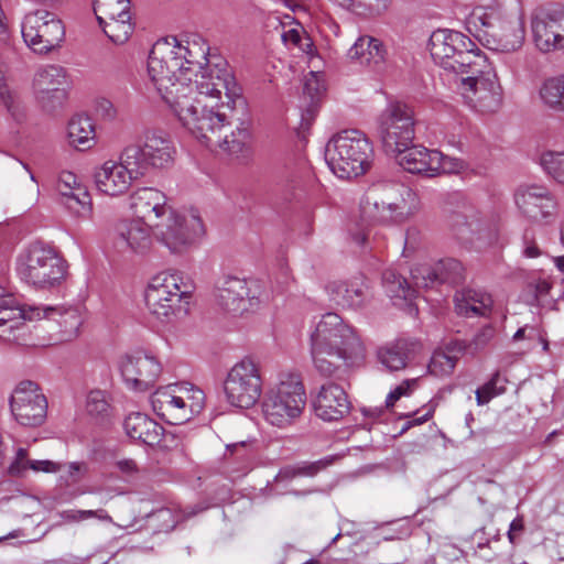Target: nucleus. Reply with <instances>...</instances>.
<instances>
[{"instance_id": "1", "label": "nucleus", "mask_w": 564, "mask_h": 564, "mask_svg": "<svg viewBox=\"0 0 564 564\" xmlns=\"http://www.w3.org/2000/svg\"><path fill=\"white\" fill-rule=\"evenodd\" d=\"M148 78L162 100L178 120L197 138L209 139L225 126L226 117L218 111L223 95L229 101L240 96L232 70L219 55H210L202 37L185 44L156 42L148 58Z\"/></svg>"}, {"instance_id": "2", "label": "nucleus", "mask_w": 564, "mask_h": 564, "mask_svg": "<svg viewBox=\"0 0 564 564\" xmlns=\"http://www.w3.org/2000/svg\"><path fill=\"white\" fill-rule=\"evenodd\" d=\"M175 149L171 143H129L119 161L108 160L95 169L96 188L108 196L122 195L149 169H163L172 164Z\"/></svg>"}, {"instance_id": "3", "label": "nucleus", "mask_w": 564, "mask_h": 564, "mask_svg": "<svg viewBox=\"0 0 564 564\" xmlns=\"http://www.w3.org/2000/svg\"><path fill=\"white\" fill-rule=\"evenodd\" d=\"M311 354L316 370L332 377L344 365L364 357V345L355 329L336 313H326L311 334Z\"/></svg>"}, {"instance_id": "4", "label": "nucleus", "mask_w": 564, "mask_h": 564, "mask_svg": "<svg viewBox=\"0 0 564 564\" xmlns=\"http://www.w3.org/2000/svg\"><path fill=\"white\" fill-rule=\"evenodd\" d=\"M19 279L37 291H55L68 276V262L54 246L33 241L21 249L14 262Z\"/></svg>"}, {"instance_id": "5", "label": "nucleus", "mask_w": 564, "mask_h": 564, "mask_svg": "<svg viewBox=\"0 0 564 564\" xmlns=\"http://www.w3.org/2000/svg\"><path fill=\"white\" fill-rule=\"evenodd\" d=\"M430 53L434 63L453 78L487 66V56L477 44L462 32L449 29H438L431 34Z\"/></svg>"}, {"instance_id": "6", "label": "nucleus", "mask_w": 564, "mask_h": 564, "mask_svg": "<svg viewBox=\"0 0 564 564\" xmlns=\"http://www.w3.org/2000/svg\"><path fill=\"white\" fill-rule=\"evenodd\" d=\"M193 291V283L181 272L164 271L150 280L144 301L152 315L159 319H170L187 312Z\"/></svg>"}, {"instance_id": "7", "label": "nucleus", "mask_w": 564, "mask_h": 564, "mask_svg": "<svg viewBox=\"0 0 564 564\" xmlns=\"http://www.w3.org/2000/svg\"><path fill=\"white\" fill-rule=\"evenodd\" d=\"M305 405L306 392L303 382L297 376L289 375L267 390L261 411L268 424L286 429L301 417Z\"/></svg>"}, {"instance_id": "8", "label": "nucleus", "mask_w": 564, "mask_h": 564, "mask_svg": "<svg viewBox=\"0 0 564 564\" xmlns=\"http://www.w3.org/2000/svg\"><path fill=\"white\" fill-rule=\"evenodd\" d=\"M154 413L169 424L188 422L205 404L203 390L191 383H171L156 389L150 398Z\"/></svg>"}, {"instance_id": "9", "label": "nucleus", "mask_w": 564, "mask_h": 564, "mask_svg": "<svg viewBox=\"0 0 564 564\" xmlns=\"http://www.w3.org/2000/svg\"><path fill=\"white\" fill-rule=\"evenodd\" d=\"M205 234L197 210L178 212L171 208L153 225V235L172 253H184L195 246Z\"/></svg>"}, {"instance_id": "10", "label": "nucleus", "mask_w": 564, "mask_h": 564, "mask_svg": "<svg viewBox=\"0 0 564 564\" xmlns=\"http://www.w3.org/2000/svg\"><path fill=\"white\" fill-rule=\"evenodd\" d=\"M214 301L221 311L242 315L260 307L264 301V292L257 280L228 274L215 283Z\"/></svg>"}, {"instance_id": "11", "label": "nucleus", "mask_w": 564, "mask_h": 564, "mask_svg": "<svg viewBox=\"0 0 564 564\" xmlns=\"http://www.w3.org/2000/svg\"><path fill=\"white\" fill-rule=\"evenodd\" d=\"M21 33L24 43L33 53L47 55L63 43L65 25L55 12L36 9L24 15Z\"/></svg>"}, {"instance_id": "12", "label": "nucleus", "mask_w": 564, "mask_h": 564, "mask_svg": "<svg viewBox=\"0 0 564 564\" xmlns=\"http://www.w3.org/2000/svg\"><path fill=\"white\" fill-rule=\"evenodd\" d=\"M260 365L250 357L236 362L224 381V393L228 404L239 409H250L262 394Z\"/></svg>"}, {"instance_id": "13", "label": "nucleus", "mask_w": 564, "mask_h": 564, "mask_svg": "<svg viewBox=\"0 0 564 564\" xmlns=\"http://www.w3.org/2000/svg\"><path fill=\"white\" fill-rule=\"evenodd\" d=\"M477 73L454 78L464 99L480 112H496L502 104V87L491 64Z\"/></svg>"}, {"instance_id": "14", "label": "nucleus", "mask_w": 564, "mask_h": 564, "mask_svg": "<svg viewBox=\"0 0 564 564\" xmlns=\"http://www.w3.org/2000/svg\"><path fill=\"white\" fill-rule=\"evenodd\" d=\"M68 77L64 67L46 64L36 68L32 78V94L46 113L62 109L67 100Z\"/></svg>"}, {"instance_id": "15", "label": "nucleus", "mask_w": 564, "mask_h": 564, "mask_svg": "<svg viewBox=\"0 0 564 564\" xmlns=\"http://www.w3.org/2000/svg\"><path fill=\"white\" fill-rule=\"evenodd\" d=\"M372 155L371 143H326L324 151L329 170L343 180L365 174L370 167Z\"/></svg>"}, {"instance_id": "16", "label": "nucleus", "mask_w": 564, "mask_h": 564, "mask_svg": "<svg viewBox=\"0 0 564 564\" xmlns=\"http://www.w3.org/2000/svg\"><path fill=\"white\" fill-rule=\"evenodd\" d=\"M386 152L392 154L397 163L410 173L435 176L448 171L446 158L437 150H429L416 143H383Z\"/></svg>"}, {"instance_id": "17", "label": "nucleus", "mask_w": 564, "mask_h": 564, "mask_svg": "<svg viewBox=\"0 0 564 564\" xmlns=\"http://www.w3.org/2000/svg\"><path fill=\"white\" fill-rule=\"evenodd\" d=\"M56 315L62 313L54 306H19L15 297L0 285V337L4 340L17 339L13 333L24 326L25 319L54 318Z\"/></svg>"}, {"instance_id": "18", "label": "nucleus", "mask_w": 564, "mask_h": 564, "mask_svg": "<svg viewBox=\"0 0 564 564\" xmlns=\"http://www.w3.org/2000/svg\"><path fill=\"white\" fill-rule=\"evenodd\" d=\"M10 409L19 424L35 427L46 419L47 400L37 383L24 380L12 392Z\"/></svg>"}, {"instance_id": "19", "label": "nucleus", "mask_w": 564, "mask_h": 564, "mask_svg": "<svg viewBox=\"0 0 564 564\" xmlns=\"http://www.w3.org/2000/svg\"><path fill=\"white\" fill-rule=\"evenodd\" d=\"M514 203L519 212L532 221L549 224L557 215V203L543 185H520L514 192Z\"/></svg>"}, {"instance_id": "20", "label": "nucleus", "mask_w": 564, "mask_h": 564, "mask_svg": "<svg viewBox=\"0 0 564 564\" xmlns=\"http://www.w3.org/2000/svg\"><path fill=\"white\" fill-rule=\"evenodd\" d=\"M535 47L543 53L564 48V7L540 10L531 19Z\"/></svg>"}, {"instance_id": "21", "label": "nucleus", "mask_w": 564, "mask_h": 564, "mask_svg": "<svg viewBox=\"0 0 564 564\" xmlns=\"http://www.w3.org/2000/svg\"><path fill=\"white\" fill-rule=\"evenodd\" d=\"M119 370L129 389L142 392L155 384L162 366L153 355L137 351L120 358Z\"/></svg>"}, {"instance_id": "22", "label": "nucleus", "mask_w": 564, "mask_h": 564, "mask_svg": "<svg viewBox=\"0 0 564 564\" xmlns=\"http://www.w3.org/2000/svg\"><path fill=\"white\" fill-rule=\"evenodd\" d=\"M377 133L382 141H413L415 128L411 110L399 101L388 104L378 117Z\"/></svg>"}, {"instance_id": "23", "label": "nucleus", "mask_w": 564, "mask_h": 564, "mask_svg": "<svg viewBox=\"0 0 564 564\" xmlns=\"http://www.w3.org/2000/svg\"><path fill=\"white\" fill-rule=\"evenodd\" d=\"M465 278V267L454 258L442 259L434 265H419L412 270V280L417 289L433 288L435 284L457 285Z\"/></svg>"}, {"instance_id": "24", "label": "nucleus", "mask_w": 564, "mask_h": 564, "mask_svg": "<svg viewBox=\"0 0 564 564\" xmlns=\"http://www.w3.org/2000/svg\"><path fill=\"white\" fill-rule=\"evenodd\" d=\"M325 291L329 302L344 310H360L370 300L369 288L361 278L330 281Z\"/></svg>"}, {"instance_id": "25", "label": "nucleus", "mask_w": 564, "mask_h": 564, "mask_svg": "<svg viewBox=\"0 0 564 564\" xmlns=\"http://www.w3.org/2000/svg\"><path fill=\"white\" fill-rule=\"evenodd\" d=\"M113 243L121 252L143 254L152 246L151 227L138 219L122 220L116 226Z\"/></svg>"}, {"instance_id": "26", "label": "nucleus", "mask_w": 564, "mask_h": 564, "mask_svg": "<svg viewBox=\"0 0 564 564\" xmlns=\"http://www.w3.org/2000/svg\"><path fill=\"white\" fill-rule=\"evenodd\" d=\"M130 208L138 220L154 225L172 208L167 204L166 195L153 187L137 189L130 196Z\"/></svg>"}, {"instance_id": "27", "label": "nucleus", "mask_w": 564, "mask_h": 564, "mask_svg": "<svg viewBox=\"0 0 564 564\" xmlns=\"http://www.w3.org/2000/svg\"><path fill=\"white\" fill-rule=\"evenodd\" d=\"M314 410L324 421H337L349 413L350 402L345 390L330 382L321 387L314 400Z\"/></svg>"}, {"instance_id": "28", "label": "nucleus", "mask_w": 564, "mask_h": 564, "mask_svg": "<svg viewBox=\"0 0 564 564\" xmlns=\"http://www.w3.org/2000/svg\"><path fill=\"white\" fill-rule=\"evenodd\" d=\"M525 29L520 17L509 19L486 39L488 48L501 53L518 52L524 44Z\"/></svg>"}, {"instance_id": "29", "label": "nucleus", "mask_w": 564, "mask_h": 564, "mask_svg": "<svg viewBox=\"0 0 564 564\" xmlns=\"http://www.w3.org/2000/svg\"><path fill=\"white\" fill-rule=\"evenodd\" d=\"M384 197L391 205L394 223L405 221L421 209L419 195L404 184L384 185Z\"/></svg>"}, {"instance_id": "30", "label": "nucleus", "mask_w": 564, "mask_h": 564, "mask_svg": "<svg viewBox=\"0 0 564 564\" xmlns=\"http://www.w3.org/2000/svg\"><path fill=\"white\" fill-rule=\"evenodd\" d=\"M127 435L149 446L160 445L164 429L147 414L134 412L130 413L123 423Z\"/></svg>"}, {"instance_id": "31", "label": "nucleus", "mask_w": 564, "mask_h": 564, "mask_svg": "<svg viewBox=\"0 0 564 564\" xmlns=\"http://www.w3.org/2000/svg\"><path fill=\"white\" fill-rule=\"evenodd\" d=\"M386 54V48L380 40L370 35H361L348 50L347 57L373 70H380Z\"/></svg>"}, {"instance_id": "32", "label": "nucleus", "mask_w": 564, "mask_h": 564, "mask_svg": "<svg viewBox=\"0 0 564 564\" xmlns=\"http://www.w3.org/2000/svg\"><path fill=\"white\" fill-rule=\"evenodd\" d=\"M506 0H489L487 3L476 6L470 15L469 23L487 29H495L517 17L510 13Z\"/></svg>"}, {"instance_id": "33", "label": "nucleus", "mask_w": 564, "mask_h": 564, "mask_svg": "<svg viewBox=\"0 0 564 564\" xmlns=\"http://www.w3.org/2000/svg\"><path fill=\"white\" fill-rule=\"evenodd\" d=\"M494 301L490 294L480 290H466L455 296V308L459 315L488 316Z\"/></svg>"}, {"instance_id": "34", "label": "nucleus", "mask_w": 564, "mask_h": 564, "mask_svg": "<svg viewBox=\"0 0 564 564\" xmlns=\"http://www.w3.org/2000/svg\"><path fill=\"white\" fill-rule=\"evenodd\" d=\"M410 357L411 344L404 339L387 344L377 351L378 361L390 372L405 369Z\"/></svg>"}, {"instance_id": "35", "label": "nucleus", "mask_w": 564, "mask_h": 564, "mask_svg": "<svg viewBox=\"0 0 564 564\" xmlns=\"http://www.w3.org/2000/svg\"><path fill=\"white\" fill-rule=\"evenodd\" d=\"M360 218L365 224L394 223L391 205L387 198L379 199L376 191L368 193L360 202Z\"/></svg>"}, {"instance_id": "36", "label": "nucleus", "mask_w": 564, "mask_h": 564, "mask_svg": "<svg viewBox=\"0 0 564 564\" xmlns=\"http://www.w3.org/2000/svg\"><path fill=\"white\" fill-rule=\"evenodd\" d=\"M65 132L68 141H94L101 138L94 119L84 112L68 119Z\"/></svg>"}, {"instance_id": "37", "label": "nucleus", "mask_w": 564, "mask_h": 564, "mask_svg": "<svg viewBox=\"0 0 564 564\" xmlns=\"http://www.w3.org/2000/svg\"><path fill=\"white\" fill-rule=\"evenodd\" d=\"M338 7L364 19H375L386 13L391 0H332Z\"/></svg>"}, {"instance_id": "38", "label": "nucleus", "mask_w": 564, "mask_h": 564, "mask_svg": "<svg viewBox=\"0 0 564 564\" xmlns=\"http://www.w3.org/2000/svg\"><path fill=\"white\" fill-rule=\"evenodd\" d=\"M382 284L387 295L398 302H411L415 297V289L411 288L405 278L399 274L394 269H387L382 274Z\"/></svg>"}, {"instance_id": "39", "label": "nucleus", "mask_w": 564, "mask_h": 564, "mask_svg": "<svg viewBox=\"0 0 564 564\" xmlns=\"http://www.w3.org/2000/svg\"><path fill=\"white\" fill-rule=\"evenodd\" d=\"M283 43L290 48H297L304 53L311 63L315 61L319 62V57L316 54V48L310 35L306 33L301 24H295L289 29H284L281 33Z\"/></svg>"}, {"instance_id": "40", "label": "nucleus", "mask_w": 564, "mask_h": 564, "mask_svg": "<svg viewBox=\"0 0 564 564\" xmlns=\"http://www.w3.org/2000/svg\"><path fill=\"white\" fill-rule=\"evenodd\" d=\"M208 150L226 162L246 164L253 155L250 143H207Z\"/></svg>"}, {"instance_id": "41", "label": "nucleus", "mask_w": 564, "mask_h": 564, "mask_svg": "<svg viewBox=\"0 0 564 564\" xmlns=\"http://www.w3.org/2000/svg\"><path fill=\"white\" fill-rule=\"evenodd\" d=\"M335 457L327 456L313 463H302L296 465H289L279 470L275 476L276 482H288L294 478L302 476H315L321 470L325 469L333 464Z\"/></svg>"}, {"instance_id": "42", "label": "nucleus", "mask_w": 564, "mask_h": 564, "mask_svg": "<svg viewBox=\"0 0 564 564\" xmlns=\"http://www.w3.org/2000/svg\"><path fill=\"white\" fill-rule=\"evenodd\" d=\"M98 22L109 40L118 45L126 43L133 32L131 13L126 14L124 18L112 17V19H102Z\"/></svg>"}, {"instance_id": "43", "label": "nucleus", "mask_w": 564, "mask_h": 564, "mask_svg": "<svg viewBox=\"0 0 564 564\" xmlns=\"http://www.w3.org/2000/svg\"><path fill=\"white\" fill-rule=\"evenodd\" d=\"M543 102L555 110H564V74L547 78L540 88Z\"/></svg>"}, {"instance_id": "44", "label": "nucleus", "mask_w": 564, "mask_h": 564, "mask_svg": "<svg viewBox=\"0 0 564 564\" xmlns=\"http://www.w3.org/2000/svg\"><path fill=\"white\" fill-rule=\"evenodd\" d=\"M63 204L82 218H89L93 214V203L89 192L85 187H76L75 192L62 197Z\"/></svg>"}, {"instance_id": "45", "label": "nucleus", "mask_w": 564, "mask_h": 564, "mask_svg": "<svg viewBox=\"0 0 564 564\" xmlns=\"http://www.w3.org/2000/svg\"><path fill=\"white\" fill-rule=\"evenodd\" d=\"M94 11L97 20L112 19V17L124 18L130 13L129 0H95Z\"/></svg>"}, {"instance_id": "46", "label": "nucleus", "mask_w": 564, "mask_h": 564, "mask_svg": "<svg viewBox=\"0 0 564 564\" xmlns=\"http://www.w3.org/2000/svg\"><path fill=\"white\" fill-rule=\"evenodd\" d=\"M457 362V356L445 350H435L429 364V372L443 378L452 375Z\"/></svg>"}, {"instance_id": "47", "label": "nucleus", "mask_w": 564, "mask_h": 564, "mask_svg": "<svg viewBox=\"0 0 564 564\" xmlns=\"http://www.w3.org/2000/svg\"><path fill=\"white\" fill-rule=\"evenodd\" d=\"M540 164L547 174L564 184V152H543L540 156Z\"/></svg>"}, {"instance_id": "48", "label": "nucleus", "mask_w": 564, "mask_h": 564, "mask_svg": "<svg viewBox=\"0 0 564 564\" xmlns=\"http://www.w3.org/2000/svg\"><path fill=\"white\" fill-rule=\"evenodd\" d=\"M505 380L500 377L499 372L494 373L491 379L482 387L478 388L475 392L478 405L487 404L492 398L505 392Z\"/></svg>"}, {"instance_id": "49", "label": "nucleus", "mask_w": 564, "mask_h": 564, "mask_svg": "<svg viewBox=\"0 0 564 564\" xmlns=\"http://www.w3.org/2000/svg\"><path fill=\"white\" fill-rule=\"evenodd\" d=\"M110 409L105 391L93 390L88 393L86 400V410L91 416H105Z\"/></svg>"}, {"instance_id": "50", "label": "nucleus", "mask_w": 564, "mask_h": 564, "mask_svg": "<svg viewBox=\"0 0 564 564\" xmlns=\"http://www.w3.org/2000/svg\"><path fill=\"white\" fill-rule=\"evenodd\" d=\"M32 459L29 456V451L19 447L15 451L14 457L9 465L8 473L13 477H24L30 471Z\"/></svg>"}, {"instance_id": "51", "label": "nucleus", "mask_w": 564, "mask_h": 564, "mask_svg": "<svg viewBox=\"0 0 564 564\" xmlns=\"http://www.w3.org/2000/svg\"><path fill=\"white\" fill-rule=\"evenodd\" d=\"M303 90L314 102L325 90L323 74L319 70H311L304 78Z\"/></svg>"}, {"instance_id": "52", "label": "nucleus", "mask_w": 564, "mask_h": 564, "mask_svg": "<svg viewBox=\"0 0 564 564\" xmlns=\"http://www.w3.org/2000/svg\"><path fill=\"white\" fill-rule=\"evenodd\" d=\"M93 109L95 115L104 121H113L118 116V109L107 97H97L94 100Z\"/></svg>"}, {"instance_id": "53", "label": "nucleus", "mask_w": 564, "mask_h": 564, "mask_svg": "<svg viewBox=\"0 0 564 564\" xmlns=\"http://www.w3.org/2000/svg\"><path fill=\"white\" fill-rule=\"evenodd\" d=\"M417 384V379H408L401 382L399 386H397L393 390L389 392V394L386 398V408H392L395 402L402 398L410 395V393L413 391V389Z\"/></svg>"}, {"instance_id": "54", "label": "nucleus", "mask_w": 564, "mask_h": 564, "mask_svg": "<svg viewBox=\"0 0 564 564\" xmlns=\"http://www.w3.org/2000/svg\"><path fill=\"white\" fill-rule=\"evenodd\" d=\"M528 289L534 294L538 302H544L552 289V282L546 276L531 278L528 282Z\"/></svg>"}, {"instance_id": "55", "label": "nucleus", "mask_w": 564, "mask_h": 564, "mask_svg": "<svg viewBox=\"0 0 564 564\" xmlns=\"http://www.w3.org/2000/svg\"><path fill=\"white\" fill-rule=\"evenodd\" d=\"M76 187H85L73 172H62L58 178L57 188L62 197L76 191Z\"/></svg>"}, {"instance_id": "56", "label": "nucleus", "mask_w": 564, "mask_h": 564, "mask_svg": "<svg viewBox=\"0 0 564 564\" xmlns=\"http://www.w3.org/2000/svg\"><path fill=\"white\" fill-rule=\"evenodd\" d=\"M496 336V329L491 325L481 327L473 338L471 345L476 350L484 349Z\"/></svg>"}, {"instance_id": "57", "label": "nucleus", "mask_w": 564, "mask_h": 564, "mask_svg": "<svg viewBox=\"0 0 564 564\" xmlns=\"http://www.w3.org/2000/svg\"><path fill=\"white\" fill-rule=\"evenodd\" d=\"M329 141H369L368 137L361 130L349 128L335 133Z\"/></svg>"}, {"instance_id": "58", "label": "nucleus", "mask_w": 564, "mask_h": 564, "mask_svg": "<svg viewBox=\"0 0 564 564\" xmlns=\"http://www.w3.org/2000/svg\"><path fill=\"white\" fill-rule=\"evenodd\" d=\"M30 467L33 473L55 474L62 470V464L50 459H32Z\"/></svg>"}, {"instance_id": "59", "label": "nucleus", "mask_w": 564, "mask_h": 564, "mask_svg": "<svg viewBox=\"0 0 564 564\" xmlns=\"http://www.w3.org/2000/svg\"><path fill=\"white\" fill-rule=\"evenodd\" d=\"M529 57L527 55H514L506 58L505 64L513 76H520L525 70Z\"/></svg>"}, {"instance_id": "60", "label": "nucleus", "mask_w": 564, "mask_h": 564, "mask_svg": "<svg viewBox=\"0 0 564 564\" xmlns=\"http://www.w3.org/2000/svg\"><path fill=\"white\" fill-rule=\"evenodd\" d=\"M535 338H541L540 328L531 325H524L523 327H520L512 337L514 341L522 339L533 341Z\"/></svg>"}, {"instance_id": "61", "label": "nucleus", "mask_w": 564, "mask_h": 564, "mask_svg": "<svg viewBox=\"0 0 564 564\" xmlns=\"http://www.w3.org/2000/svg\"><path fill=\"white\" fill-rule=\"evenodd\" d=\"M523 254L527 258H536L541 254V250L533 237L529 231L523 237Z\"/></svg>"}, {"instance_id": "62", "label": "nucleus", "mask_w": 564, "mask_h": 564, "mask_svg": "<svg viewBox=\"0 0 564 564\" xmlns=\"http://www.w3.org/2000/svg\"><path fill=\"white\" fill-rule=\"evenodd\" d=\"M64 466L67 467L68 478L73 482H77L78 480H80L87 471V466L85 463L73 462L67 465H62V468Z\"/></svg>"}, {"instance_id": "63", "label": "nucleus", "mask_w": 564, "mask_h": 564, "mask_svg": "<svg viewBox=\"0 0 564 564\" xmlns=\"http://www.w3.org/2000/svg\"><path fill=\"white\" fill-rule=\"evenodd\" d=\"M253 124L252 121L247 117L241 119L236 127V133L234 134L237 139L246 140L253 137Z\"/></svg>"}, {"instance_id": "64", "label": "nucleus", "mask_w": 564, "mask_h": 564, "mask_svg": "<svg viewBox=\"0 0 564 564\" xmlns=\"http://www.w3.org/2000/svg\"><path fill=\"white\" fill-rule=\"evenodd\" d=\"M523 531V521L521 518H516L510 523L509 530H508V539L510 543L514 544L518 538V534Z\"/></svg>"}]
</instances>
